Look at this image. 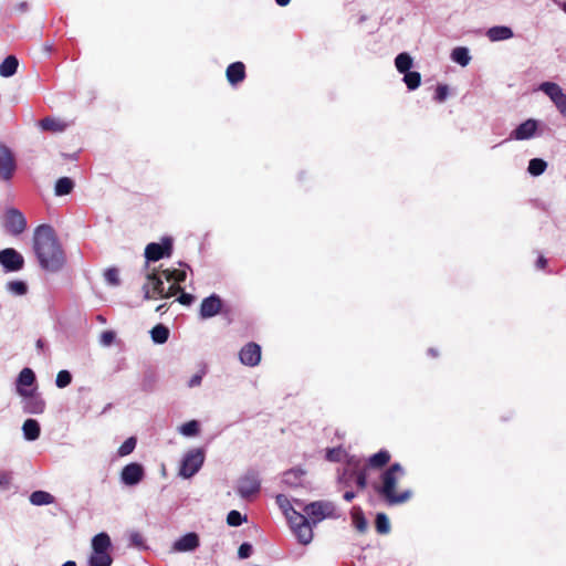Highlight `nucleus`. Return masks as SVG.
<instances>
[{
    "label": "nucleus",
    "instance_id": "1",
    "mask_svg": "<svg viewBox=\"0 0 566 566\" xmlns=\"http://www.w3.org/2000/svg\"><path fill=\"white\" fill-rule=\"evenodd\" d=\"M33 250L42 269L57 272L65 262L63 250L52 227L39 226L33 234Z\"/></svg>",
    "mask_w": 566,
    "mask_h": 566
},
{
    "label": "nucleus",
    "instance_id": "2",
    "mask_svg": "<svg viewBox=\"0 0 566 566\" xmlns=\"http://www.w3.org/2000/svg\"><path fill=\"white\" fill-rule=\"evenodd\" d=\"M405 468L396 462L387 468L380 475V484L375 485L376 492L386 501L388 505H398L408 502L411 496V490L397 492L398 482L405 478Z\"/></svg>",
    "mask_w": 566,
    "mask_h": 566
},
{
    "label": "nucleus",
    "instance_id": "3",
    "mask_svg": "<svg viewBox=\"0 0 566 566\" xmlns=\"http://www.w3.org/2000/svg\"><path fill=\"white\" fill-rule=\"evenodd\" d=\"M145 300L169 298L175 296L181 291V287L171 284L168 290H165L161 276L154 270L146 273L145 282L142 286Z\"/></svg>",
    "mask_w": 566,
    "mask_h": 566
},
{
    "label": "nucleus",
    "instance_id": "4",
    "mask_svg": "<svg viewBox=\"0 0 566 566\" xmlns=\"http://www.w3.org/2000/svg\"><path fill=\"white\" fill-rule=\"evenodd\" d=\"M92 552L88 557V566H111L113 558L111 556L112 541L107 533L101 532L91 541Z\"/></svg>",
    "mask_w": 566,
    "mask_h": 566
},
{
    "label": "nucleus",
    "instance_id": "5",
    "mask_svg": "<svg viewBox=\"0 0 566 566\" xmlns=\"http://www.w3.org/2000/svg\"><path fill=\"white\" fill-rule=\"evenodd\" d=\"M203 462V450L200 448L190 449L184 454L178 473L184 479H190L201 469Z\"/></svg>",
    "mask_w": 566,
    "mask_h": 566
},
{
    "label": "nucleus",
    "instance_id": "6",
    "mask_svg": "<svg viewBox=\"0 0 566 566\" xmlns=\"http://www.w3.org/2000/svg\"><path fill=\"white\" fill-rule=\"evenodd\" d=\"M289 524L300 544L308 545L313 541V524L305 515L294 513V517H290Z\"/></svg>",
    "mask_w": 566,
    "mask_h": 566
},
{
    "label": "nucleus",
    "instance_id": "7",
    "mask_svg": "<svg viewBox=\"0 0 566 566\" xmlns=\"http://www.w3.org/2000/svg\"><path fill=\"white\" fill-rule=\"evenodd\" d=\"M334 510L333 503L327 501H315L304 506L305 516L313 525L333 516Z\"/></svg>",
    "mask_w": 566,
    "mask_h": 566
},
{
    "label": "nucleus",
    "instance_id": "8",
    "mask_svg": "<svg viewBox=\"0 0 566 566\" xmlns=\"http://www.w3.org/2000/svg\"><path fill=\"white\" fill-rule=\"evenodd\" d=\"M261 488V480L258 472L250 470L245 472L237 482V493L242 499H249L256 494Z\"/></svg>",
    "mask_w": 566,
    "mask_h": 566
},
{
    "label": "nucleus",
    "instance_id": "9",
    "mask_svg": "<svg viewBox=\"0 0 566 566\" xmlns=\"http://www.w3.org/2000/svg\"><path fill=\"white\" fill-rule=\"evenodd\" d=\"M538 90L546 94L563 116H566V93L554 82H543Z\"/></svg>",
    "mask_w": 566,
    "mask_h": 566
},
{
    "label": "nucleus",
    "instance_id": "10",
    "mask_svg": "<svg viewBox=\"0 0 566 566\" xmlns=\"http://www.w3.org/2000/svg\"><path fill=\"white\" fill-rule=\"evenodd\" d=\"M172 252V240L171 238H164L160 243L151 242L147 244L145 249L146 268L148 262L158 261L165 256H170Z\"/></svg>",
    "mask_w": 566,
    "mask_h": 566
},
{
    "label": "nucleus",
    "instance_id": "11",
    "mask_svg": "<svg viewBox=\"0 0 566 566\" xmlns=\"http://www.w3.org/2000/svg\"><path fill=\"white\" fill-rule=\"evenodd\" d=\"M3 226L13 235L21 234L27 228V220L21 211L10 208L3 217Z\"/></svg>",
    "mask_w": 566,
    "mask_h": 566
},
{
    "label": "nucleus",
    "instance_id": "12",
    "mask_svg": "<svg viewBox=\"0 0 566 566\" xmlns=\"http://www.w3.org/2000/svg\"><path fill=\"white\" fill-rule=\"evenodd\" d=\"M0 264L6 272H18L24 265V259L17 250L6 248L0 251Z\"/></svg>",
    "mask_w": 566,
    "mask_h": 566
},
{
    "label": "nucleus",
    "instance_id": "13",
    "mask_svg": "<svg viewBox=\"0 0 566 566\" xmlns=\"http://www.w3.org/2000/svg\"><path fill=\"white\" fill-rule=\"evenodd\" d=\"M145 476L144 467L140 463L132 462L126 464L119 474L120 482L126 486L139 484Z\"/></svg>",
    "mask_w": 566,
    "mask_h": 566
},
{
    "label": "nucleus",
    "instance_id": "14",
    "mask_svg": "<svg viewBox=\"0 0 566 566\" xmlns=\"http://www.w3.org/2000/svg\"><path fill=\"white\" fill-rule=\"evenodd\" d=\"M17 169L14 156L9 147L0 143V178L10 180Z\"/></svg>",
    "mask_w": 566,
    "mask_h": 566
},
{
    "label": "nucleus",
    "instance_id": "15",
    "mask_svg": "<svg viewBox=\"0 0 566 566\" xmlns=\"http://www.w3.org/2000/svg\"><path fill=\"white\" fill-rule=\"evenodd\" d=\"M222 308V300L217 294H211L210 296L202 300L200 305V317L201 318H210L220 313Z\"/></svg>",
    "mask_w": 566,
    "mask_h": 566
},
{
    "label": "nucleus",
    "instance_id": "16",
    "mask_svg": "<svg viewBox=\"0 0 566 566\" xmlns=\"http://www.w3.org/2000/svg\"><path fill=\"white\" fill-rule=\"evenodd\" d=\"M239 358L243 365L254 367L261 360V347L255 343H249L240 350Z\"/></svg>",
    "mask_w": 566,
    "mask_h": 566
},
{
    "label": "nucleus",
    "instance_id": "17",
    "mask_svg": "<svg viewBox=\"0 0 566 566\" xmlns=\"http://www.w3.org/2000/svg\"><path fill=\"white\" fill-rule=\"evenodd\" d=\"M35 382V374L31 368H23L15 381V390L19 396H27L33 389H27V387L33 386Z\"/></svg>",
    "mask_w": 566,
    "mask_h": 566
},
{
    "label": "nucleus",
    "instance_id": "18",
    "mask_svg": "<svg viewBox=\"0 0 566 566\" xmlns=\"http://www.w3.org/2000/svg\"><path fill=\"white\" fill-rule=\"evenodd\" d=\"M199 544L200 542L198 534L191 532L175 541L172 549L179 553L192 552L199 547Z\"/></svg>",
    "mask_w": 566,
    "mask_h": 566
},
{
    "label": "nucleus",
    "instance_id": "19",
    "mask_svg": "<svg viewBox=\"0 0 566 566\" xmlns=\"http://www.w3.org/2000/svg\"><path fill=\"white\" fill-rule=\"evenodd\" d=\"M537 129L535 119H527L520 124L511 134V138L516 140H525L532 138Z\"/></svg>",
    "mask_w": 566,
    "mask_h": 566
},
{
    "label": "nucleus",
    "instance_id": "20",
    "mask_svg": "<svg viewBox=\"0 0 566 566\" xmlns=\"http://www.w3.org/2000/svg\"><path fill=\"white\" fill-rule=\"evenodd\" d=\"M22 397L24 398L23 409L25 412L39 415L44 411L45 402L39 395L34 394V390Z\"/></svg>",
    "mask_w": 566,
    "mask_h": 566
},
{
    "label": "nucleus",
    "instance_id": "21",
    "mask_svg": "<svg viewBox=\"0 0 566 566\" xmlns=\"http://www.w3.org/2000/svg\"><path fill=\"white\" fill-rule=\"evenodd\" d=\"M305 471L301 468H293L283 473L282 482L291 488H297L303 484Z\"/></svg>",
    "mask_w": 566,
    "mask_h": 566
},
{
    "label": "nucleus",
    "instance_id": "22",
    "mask_svg": "<svg viewBox=\"0 0 566 566\" xmlns=\"http://www.w3.org/2000/svg\"><path fill=\"white\" fill-rule=\"evenodd\" d=\"M227 78L231 85H237L242 82L245 77V67L242 62L231 63L227 67L226 72Z\"/></svg>",
    "mask_w": 566,
    "mask_h": 566
},
{
    "label": "nucleus",
    "instance_id": "23",
    "mask_svg": "<svg viewBox=\"0 0 566 566\" xmlns=\"http://www.w3.org/2000/svg\"><path fill=\"white\" fill-rule=\"evenodd\" d=\"M38 125L42 130L52 133H62L67 127L64 120L54 117H45L41 119Z\"/></svg>",
    "mask_w": 566,
    "mask_h": 566
},
{
    "label": "nucleus",
    "instance_id": "24",
    "mask_svg": "<svg viewBox=\"0 0 566 566\" xmlns=\"http://www.w3.org/2000/svg\"><path fill=\"white\" fill-rule=\"evenodd\" d=\"M488 38L492 42L504 41L513 38V31L511 28L505 25L492 27L486 32Z\"/></svg>",
    "mask_w": 566,
    "mask_h": 566
},
{
    "label": "nucleus",
    "instance_id": "25",
    "mask_svg": "<svg viewBox=\"0 0 566 566\" xmlns=\"http://www.w3.org/2000/svg\"><path fill=\"white\" fill-rule=\"evenodd\" d=\"M23 437L28 441H34L40 437L41 428L35 419H27L22 426Z\"/></svg>",
    "mask_w": 566,
    "mask_h": 566
},
{
    "label": "nucleus",
    "instance_id": "26",
    "mask_svg": "<svg viewBox=\"0 0 566 566\" xmlns=\"http://www.w3.org/2000/svg\"><path fill=\"white\" fill-rule=\"evenodd\" d=\"M19 61L14 55L7 56L0 64V75L10 77L17 73Z\"/></svg>",
    "mask_w": 566,
    "mask_h": 566
},
{
    "label": "nucleus",
    "instance_id": "27",
    "mask_svg": "<svg viewBox=\"0 0 566 566\" xmlns=\"http://www.w3.org/2000/svg\"><path fill=\"white\" fill-rule=\"evenodd\" d=\"M30 503L35 506L49 505L54 503V496L46 491H34L31 493Z\"/></svg>",
    "mask_w": 566,
    "mask_h": 566
},
{
    "label": "nucleus",
    "instance_id": "28",
    "mask_svg": "<svg viewBox=\"0 0 566 566\" xmlns=\"http://www.w3.org/2000/svg\"><path fill=\"white\" fill-rule=\"evenodd\" d=\"M390 461V453L387 450H380L368 458V465L374 469H380Z\"/></svg>",
    "mask_w": 566,
    "mask_h": 566
},
{
    "label": "nucleus",
    "instance_id": "29",
    "mask_svg": "<svg viewBox=\"0 0 566 566\" xmlns=\"http://www.w3.org/2000/svg\"><path fill=\"white\" fill-rule=\"evenodd\" d=\"M451 60L461 66H467L471 61L469 49L465 46H458L451 52Z\"/></svg>",
    "mask_w": 566,
    "mask_h": 566
},
{
    "label": "nucleus",
    "instance_id": "30",
    "mask_svg": "<svg viewBox=\"0 0 566 566\" xmlns=\"http://www.w3.org/2000/svg\"><path fill=\"white\" fill-rule=\"evenodd\" d=\"M74 188V181L69 177H61L56 180L55 187H54V193L55 196H66L69 195Z\"/></svg>",
    "mask_w": 566,
    "mask_h": 566
},
{
    "label": "nucleus",
    "instance_id": "31",
    "mask_svg": "<svg viewBox=\"0 0 566 566\" xmlns=\"http://www.w3.org/2000/svg\"><path fill=\"white\" fill-rule=\"evenodd\" d=\"M151 339L155 344H165L169 338V329L163 324H158L150 331Z\"/></svg>",
    "mask_w": 566,
    "mask_h": 566
},
{
    "label": "nucleus",
    "instance_id": "32",
    "mask_svg": "<svg viewBox=\"0 0 566 566\" xmlns=\"http://www.w3.org/2000/svg\"><path fill=\"white\" fill-rule=\"evenodd\" d=\"M395 66L399 73L403 74L410 71L412 57L406 52L399 53L395 59Z\"/></svg>",
    "mask_w": 566,
    "mask_h": 566
},
{
    "label": "nucleus",
    "instance_id": "33",
    "mask_svg": "<svg viewBox=\"0 0 566 566\" xmlns=\"http://www.w3.org/2000/svg\"><path fill=\"white\" fill-rule=\"evenodd\" d=\"M276 504L279 505V507L281 509V511L283 512L285 517L287 518V521H290V517H294V513H298L292 506L287 496H285L284 494L276 495Z\"/></svg>",
    "mask_w": 566,
    "mask_h": 566
},
{
    "label": "nucleus",
    "instance_id": "34",
    "mask_svg": "<svg viewBox=\"0 0 566 566\" xmlns=\"http://www.w3.org/2000/svg\"><path fill=\"white\" fill-rule=\"evenodd\" d=\"M547 163L542 158H533L528 161L527 171L534 177H538L545 172Z\"/></svg>",
    "mask_w": 566,
    "mask_h": 566
},
{
    "label": "nucleus",
    "instance_id": "35",
    "mask_svg": "<svg viewBox=\"0 0 566 566\" xmlns=\"http://www.w3.org/2000/svg\"><path fill=\"white\" fill-rule=\"evenodd\" d=\"M200 431V424L197 420H190L178 427V432L184 437H195Z\"/></svg>",
    "mask_w": 566,
    "mask_h": 566
},
{
    "label": "nucleus",
    "instance_id": "36",
    "mask_svg": "<svg viewBox=\"0 0 566 566\" xmlns=\"http://www.w3.org/2000/svg\"><path fill=\"white\" fill-rule=\"evenodd\" d=\"M7 291L12 295L23 296L28 293V285L24 281H10L7 283Z\"/></svg>",
    "mask_w": 566,
    "mask_h": 566
},
{
    "label": "nucleus",
    "instance_id": "37",
    "mask_svg": "<svg viewBox=\"0 0 566 566\" xmlns=\"http://www.w3.org/2000/svg\"><path fill=\"white\" fill-rule=\"evenodd\" d=\"M163 276H165V279L167 281H174L176 285H178L179 283L184 282L187 277V272L186 270H170V269H167V270H164L161 272Z\"/></svg>",
    "mask_w": 566,
    "mask_h": 566
},
{
    "label": "nucleus",
    "instance_id": "38",
    "mask_svg": "<svg viewBox=\"0 0 566 566\" xmlns=\"http://www.w3.org/2000/svg\"><path fill=\"white\" fill-rule=\"evenodd\" d=\"M403 82L410 91H413L420 86L421 75L419 72L408 71L403 73Z\"/></svg>",
    "mask_w": 566,
    "mask_h": 566
},
{
    "label": "nucleus",
    "instance_id": "39",
    "mask_svg": "<svg viewBox=\"0 0 566 566\" xmlns=\"http://www.w3.org/2000/svg\"><path fill=\"white\" fill-rule=\"evenodd\" d=\"M376 530L379 534H387L390 531V522L385 513H378L376 515Z\"/></svg>",
    "mask_w": 566,
    "mask_h": 566
},
{
    "label": "nucleus",
    "instance_id": "40",
    "mask_svg": "<svg viewBox=\"0 0 566 566\" xmlns=\"http://www.w3.org/2000/svg\"><path fill=\"white\" fill-rule=\"evenodd\" d=\"M136 444H137V440L135 437H129L127 438L122 444L120 447L118 448L117 450V454L119 457H126L128 454H130L135 448H136Z\"/></svg>",
    "mask_w": 566,
    "mask_h": 566
},
{
    "label": "nucleus",
    "instance_id": "41",
    "mask_svg": "<svg viewBox=\"0 0 566 566\" xmlns=\"http://www.w3.org/2000/svg\"><path fill=\"white\" fill-rule=\"evenodd\" d=\"M72 382V375L69 370H60L56 375L55 385L57 388H65Z\"/></svg>",
    "mask_w": 566,
    "mask_h": 566
},
{
    "label": "nucleus",
    "instance_id": "42",
    "mask_svg": "<svg viewBox=\"0 0 566 566\" xmlns=\"http://www.w3.org/2000/svg\"><path fill=\"white\" fill-rule=\"evenodd\" d=\"M245 521V516H243L239 511L232 510L228 513L227 523L230 526H240Z\"/></svg>",
    "mask_w": 566,
    "mask_h": 566
},
{
    "label": "nucleus",
    "instance_id": "43",
    "mask_svg": "<svg viewBox=\"0 0 566 566\" xmlns=\"http://www.w3.org/2000/svg\"><path fill=\"white\" fill-rule=\"evenodd\" d=\"M104 277L109 285L116 286L119 284L118 271L114 268L107 269L104 273Z\"/></svg>",
    "mask_w": 566,
    "mask_h": 566
},
{
    "label": "nucleus",
    "instance_id": "44",
    "mask_svg": "<svg viewBox=\"0 0 566 566\" xmlns=\"http://www.w3.org/2000/svg\"><path fill=\"white\" fill-rule=\"evenodd\" d=\"M355 476H356V485L360 490H364L367 486V470L360 469V470L356 471Z\"/></svg>",
    "mask_w": 566,
    "mask_h": 566
},
{
    "label": "nucleus",
    "instance_id": "45",
    "mask_svg": "<svg viewBox=\"0 0 566 566\" xmlns=\"http://www.w3.org/2000/svg\"><path fill=\"white\" fill-rule=\"evenodd\" d=\"M12 473L11 472H1L0 473V489L6 491L9 490L12 484Z\"/></svg>",
    "mask_w": 566,
    "mask_h": 566
},
{
    "label": "nucleus",
    "instance_id": "46",
    "mask_svg": "<svg viewBox=\"0 0 566 566\" xmlns=\"http://www.w3.org/2000/svg\"><path fill=\"white\" fill-rule=\"evenodd\" d=\"M115 333L112 331H105L101 334L99 344L102 346H111L114 343Z\"/></svg>",
    "mask_w": 566,
    "mask_h": 566
},
{
    "label": "nucleus",
    "instance_id": "47",
    "mask_svg": "<svg viewBox=\"0 0 566 566\" xmlns=\"http://www.w3.org/2000/svg\"><path fill=\"white\" fill-rule=\"evenodd\" d=\"M179 293H180V295L178 296L177 301L180 304L189 306L193 303L195 296L192 294L185 293V292H182V290Z\"/></svg>",
    "mask_w": 566,
    "mask_h": 566
},
{
    "label": "nucleus",
    "instance_id": "48",
    "mask_svg": "<svg viewBox=\"0 0 566 566\" xmlns=\"http://www.w3.org/2000/svg\"><path fill=\"white\" fill-rule=\"evenodd\" d=\"M354 523H355V526L356 528L359 531V532H365L367 530V521L366 518L360 515V514H357L354 516Z\"/></svg>",
    "mask_w": 566,
    "mask_h": 566
},
{
    "label": "nucleus",
    "instance_id": "49",
    "mask_svg": "<svg viewBox=\"0 0 566 566\" xmlns=\"http://www.w3.org/2000/svg\"><path fill=\"white\" fill-rule=\"evenodd\" d=\"M203 375H205V371L201 370V371H198L197 374H195L188 381V387L189 388H193V387H198L201 385V381H202V378H203Z\"/></svg>",
    "mask_w": 566,
    "mask_h": 566
},
{
    "label": "nucleus",
    "instance_id": "50",
    "mask_svg": "<svg viewBox=\"0 0 566 566\" xmlns=\"http://www.w3.org/2000/svg\"><path fill=\"white\" fill-rule=\"evenodd\" d=\"M252 553V546L249 543H243L238 549V556L240 558H248Z\"/></svg>",
    "mask_w": 566,
    "mask_h": 566
},
{
    "label": "nucleus",
    "instance_id": "51",
    "mask_svg": "<svg viewBox=\"0 0 566 566\" xmlns=\"http://www.w3.org/2000/svg\"><path fill=\"white\" fill-rule=\"evenodd\" d=\"M448 96V86L447 85H438L436 90V96L434 98L438 102H443Z\"/></svg>",
    "mask_w": 566,
    "mask_h": 566
},
{
    "label": "nucleus",
    "instance_id": "52",
    "mask_svg": "<svg viewBox=\"0 0 566 566\" xmlns=\"http://www.w3.org/2000/svg\"><path fill=\"white\" fill-rule=\"evenodd\" d=\"M129 541L134 546L140 547L144 545L143 535L138 532H134L129 536Z\"/></svg>",
    "mask_w": 566,
    "mask_h": 566
},
{
    "label": "nucleus",
    "instance_id": "53",
    "mask_svg": "<svg viewBox=\"0 0 566 566\" xmlns=\"http://www.w3.org/2000/svg\"><path fill=\"white\" fill-rule=\"evenodd\" d=\"M355 493L353 491H346L343 495L346 502H352L355 499Z\"/></svg>",
    "mask_w": 566,
    "mask_h": 566
},
{
    "label": "nucleus",
    "instance_id": "54",
    "mask_svg": "<svg viewBox=\"0 0 566 566\" xmlns=\"http://www.w3.org/2000/svg\"><path fill=\"white\" fill-rule=\"evenodd\" d=\"M547 264V260L544 258V256H539L537 262H536V266L538 269H544Z\"/></svg>",
    "mask_w": 566,
    "mask_h": 566
},
{
    "label": "nucleus",
    "instance_id": "55",
    "mask_svg": "<svg viewBox=\"0 0 566 566\" xmlns=\"http://www.w3.org/2000/svg\"><path fill=\"white\" fill-rule=\"evenodd\" d=\"M327 459L329 461H337L336 450L335 449H331V450L327 451Z\"/></svg>",
    "mask_w": 566,
    "mask_h": 566
},
{
    "label": "nucleus",
    "instance_id": "56",
    "mask_svg": "<svg viewBox=\"0 0 566 566\" xmlns=\"http://www.w3.org/2000/svg\"><path fill=\"white\" fill-rule=\"evenodd\" d=\"M275 2L280 7H285L291 2V0H275Z\"/></svg>",
    "mask_w": 566,
    "mask_h": 566
},
{
    "label": "nucleus",
    "instance_id": "57",
    "mask_svg": "<svg viewBox=\"0 0 566 566\" xmlns=\"http://www.w3.org/2000/svg\"><path fill=\"white\" fill-rule=\"evenodd\" d=\"M18 9L22 12L25 11L28 9V3L27 2L19 3Z\"/></svg>",
    "mask_w": 566,
    "mask_h": 566
},
{
    "label": "nucleus",
    "instance_id": "58",
    "mask_svg": "<svg viewBox=\"0 0 566 566\" xmlns=\"http://www.w3.org/2000/svg\"><path fill=\"white\" fill-rule=\"evenodd\" d=\"M558 6L566 13V1L558 2Z\"/></svg>",
    "mask_w": 566,
    "mask_h": 566
},
{
    "label": "nucleus",
    "instance_id": "59",
    "mask_svg": "<svg viewBox=\"0 0 566 566\" xmlns=\"http://www.w3.org/2000/svg\"><path fill=\"white\" fill-rule=\"evenodd\" d=\"M62 566H76V563L73 560H67Z\"/></svg>",
    "mask_w": 566,
    "mask_h": 566
},
{
    "label": "nucleus",
    "instance_id": "60",
    "mask_svg": "<svg viewBox=\"0 0 566 566\" xmlns=\"http://www.w3.org/2000/svg\"><path fill=\"white\" fill-rule=\"evenodd\" d=\"M165 307H166V304H161V305L157 306L156 312H163L165 310Z\"/></svg>",
    "mask_w": 566,
    "mask_h": 566
},
{
    "label": "nucleus",
    "instance_id": "61",
    "mask_svg": "<svg viewBox=\"0 0 566 566\" xmlns=\"http://www.w3.org/2000/svg\"><path fill=\"white\" fill-rule=\"evenodd\" d=\"M428 353H429V355H431L432 357H436V356L438 355V354H437V352H436L433 348H430V349L428 350Z\"/></svg>",
    "mask_w": 566,
    "mask_h": 566
},
{
    "label": "nucleus",
    "instance_id": "62",
    "mask_svg": "<svg viewBox=\"0 0 566 566\" xmlns=\"http://www.w3.org/2000/svg\"><path fill=\"white\" fill-rule=\"evenodd\" d=\"M36 346H38V347H41V346H42V340H41V339H39V340L36 342Z\"/></svg>",
    "mask_w": 566,
    "mask_h": 566
},
{
    "label": "nucleus",
    "instance_id": "63",
    "mask_svg": "<svg viewBox=\"0 0 566 566\" xmlns=\"http://www.w3.org/2000/svg\"><path fill=\"white\" fill-rule=\"evenodd\" d=\"M45 50H46L48 52H50V51H51V46H50V45H45Z\"/></svg>",
    "mask_w": 566,
    "mask_h": 566
}]
</instances>
